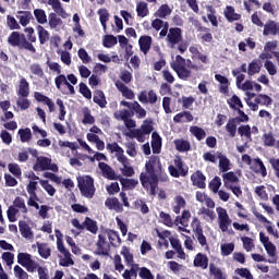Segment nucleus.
I'll list each match as a JSON object with an SVG mask.
<instances>
[{
  "instance_id": "1",
  "label": "nucleus",
  "mask_w": 279,
  "mask_h": 279,
  "mask_svg": "<svg viewBox=\"0 0 279 279\" xmlns=\"http://www.w3.org/2000/svg\"><path fill=\"white\" fill-rule=\"evenodd\" d=\"M145 169L146 173L142 172L140 174V182L149 195L156 197L159 182H169V175L162 169V162H160V157L158 156L150 157L145 163Z\"/></svg>"
},
{
  "instance_id": "2",
  "label": "nucleus",
  "mask_w": 279,
  "mask_h": 279,
  "mask_svg": "<svg viewBox=\"0 0 279 279\" xmlns=\"http://www.w3.org/2000/svg\"><path fill=\"white\" fill-rule=\"evenodd\" d=\"M24 32L26 36L19 31L12 32L7 38L9 47L17 49L19 51L36 53V47H34V43L37 40L36 31H34V27L28 26L24 28Z\"/></svg>"
},
{
  "instance_id": "3",
  "label": "nucleus",
  "mask_w": 279,
  "mask_h": 279,
  "mask_svg": "<svg viewBox=\"0 0 279 279\" xmlns=\"http://www.w3.org/2000/svg\"><path fill=\"white\" fill-rule=\"evenodd\" d=\"M187 62V68H186ZM171 69L177 73L179 80H182L183 82H186L191 80L193 76V72L191 71H199V66L197 64H193V61L190 59L186 61L184 57L177 54L175 61L170 64Z\"/></svg>"
},
{
  "instance_id": "4",
  "label": "nucleus",
  "mask_w": 279,
  "mask_h": 279,
  "mask_svg": "<svg viewBox=\"0 0 279 279\" xmlns=\"http://www.w3.org/2000/svg\"><path fill=\"white\" fill-rule=\"evenodd\" d=\"M48 4L51 5L52 10H54L56 12L49 13L48 25L50 29L58 31L63 25L62 19H60L59 16H64V14H66V11H64V8H62V2H60V0H48Z\"/></svg>"
},
{
  "instance_id": "5",
  "label": "nucleus",
  "mask_w": 279,
  "mask_h": 279,
  "mask_svg": "<svg viewBox=\"0 0 279 279\" xmlns=\"http://www.w3.org/2000/svg\"><path fill=\"white\" fill-rule=\"evenodd\" d=\"M77 187L83 197L93 199L95 197V179L90 175H83L77 178Z\"/></svg>"
},
{
  "instance_id": "6",
  "label": "nucleus",
  "mask_w": 279,
  "mask_h": 279,
  "mask_svg": "<svg viewBox=\"0 0 279 279\" xmlns=\"http://www.w3.org/2000/svg\"><path fill=\"white\" fill-rule=\"evenodd\" d=\"M259 241L264 245L268 256H270L268 263H270L271 265H276V263H278V255H276V245L272 244L271 241H269V236L265 235V232H259Z\"/></svg>"
},
{
  "instance_id": "7",
  "label": "nucleus",
  "mask_w": 279,
  "mask_h": 279,
  "mask_svg": "<svg viewBox=\"0 0 279 279\" xmlns=\"http://www.w3.org/2000/svg\"><path fill=\"white\" fill-rule=\"evenodd\" d=\"M17 263L22 267H25L26 271H29L31 274H34V271L38 269V263L32 259V255L29 253H19Z\"/></svg>"
},
{
  "instance_id": "8",
  "label": "nucleus",
  "mask_w": 279,
  "mask_h": 279,
  "mask_svg": "<svg viewBox=\"0 0 279 279\" xmlns=\"http://www.w3.org/2000/svg\"><path fill=\"white\" fill-rule=\"evenodd\" d=\"M110 243L106 239V235L99 234L98 240L96 242V250L94 252L95 256H105L108 257L110 256Z\"/></svg>"
},
{
  "instance_id": "9",
  "label": "nucleus",
  "mask_w": 279,
  "mask_h": 279,
  "mask_svg": "<svg viewBox=\"0 0 279 279\" xmlns=\"http://www.w3.org/2000/svg\"><path fill=\"white\" fill-rule=\"evenodd\" d=\"M167 43L170 49H175V45H180L182 43V28L180 27H171L168 31Z\"/></svg>"
},
{
  "instance_id": "10",
  "label": "nucleus",
  "mask_w": 279,
  "mask_h": 279,
  "mask_svg": "<svg viewBox=\"0 0 279 279\" xmlns=\"http://www.w3.org/2000/svg\"><path fill=\"white\" fill-rule=\"evenodd\" d=\"M191 226L199 245H202V247H205V245H208L206 235H204V229L202 228V222L199 221V219H197V217L193 218Z\"/></svg>"
},
{
  "instance_id": "11",
  "label": "nucleus",
  "mask_w": 279,
  "mask_h": 279,
  "mask_svg": "<svg viewBox=\"0 0 279 279\" xmlns=\"http://www.w3.org/2000/svg\"><path fill=\"white\" fill-rule=\"evenodd\" d=\"M216 211L218 213V225L220 230L222 232H228V228L230 227V223H232L228 210L223 207H217Z\"/></svg>"
},
{
  "instance_id": "12",
  "label": "nucleus",
  "mask_w": 279,
  "mask_h": 279,
  "mask_svg": "<svg viewBox=\"0 0 279 279\" xmlns=\"http://www.w3.org/2000/svg\"><path fill=\"white\" fill-rule=\"evenodd\" d=\"M263 36H279V23L268 20L264 26Z\"/></svg>"
},
{
  "instance_id": "13",
  "label": "nucleus",
  "mask_w": 279,
  "mask_h": 279,
  "mask_svg": "<svg viewBox=\"0 0 279 279\" xmlns=\"http://www.w3.org/2000/svg\"><path fill=\"white\" fill-rule=\"evenodd\" d=\"M191 182L193 186H196V189H206V175L202 170H196L191 175Z\"/></svg>"
},
{
  "instance_id": "14",
  "label": "nucleus",
  "mask_w": 279,
  "mask_h": 279,
  "mask_svg": "<svg viewBox=\"0 0 279 279\" xmlns=\"http://www.w3.org/2000/svg\"><path fill=\"white\" fill-rule=\"evenodd\" d=\"M98 168L100 169L102 177L107 180H119V174L114 172V169L106 162H99Z\"/></svg>"
},
{
  "instance_id": "15",
  "label": "nucleus",
  "mask_w": 279,
  "mask_h": 279,
  "mask_svg": "<svg viewBox=\"0 0 279 279\" xmlns=\"http://www.w3.org/2000/svg\"><path fill=\"white\" fill-rule=\"evenodd\" d=\"M34 99H36L38 104H45V106H48L49 112H56V104L53 100H51V98L45 96L43 93L35 92Z\"/></svg>"
},
{
  "instance_id": "16",
  "label": "nucleus",
  "mask_w": 279,
  "mask_h": 279,
  "mask_svg": "<svg viewBox=\"0 0 279 279\" xmlns=\"http://www.w3.org/2000/svg\"><path fill=\"white\" fill-rule=\"evenodd\" d=\"M253 215L254 217H256V219H258V221L260 223H267L268 226H266V230L268 232V234H272V236H275V239H278V230H275L274 227H271V221H269L265 216H263V214L253 210Z\"/></svg>"
},
{
  "instance_id": "17",
  "label": "nucleus",
  "mask_w": 279,
  "mask_h": 279,
  "mask_svg": "<svg viewBox=\"0 0 279 279\" xmlns=\"http://www.w3.org/2000/svg\"><path fill=\"white\" fill-rule=\"evenodd\" d=\"M251 169L254 173H259L263 178H267V168L260 158L253 159Z\"/></svg>"
},
{
  "instance_id": "18",
  "label": "nucleus",
  "mask_w": 279,
  "mask_h": 279,
  "mask_svg": "<svg viewBox=\"0 0 279 279\" xmlns=\"http://www.w3.org/2000/svg\"><path fill=\"white\" fill-rule=\"evenodd\" d=\"M118 180L122 186V191H134L138 186V180L136 179H125L119 174Z\"/></svg>"
},
{
  "instance_id": "19",
  "label": "nucleus",
  "mask_w": 279,
  "mask_h": 279,
  "mask_svg": "<svg viewBox=\"0 0 279 279\" xmlns=\"http://www.w3.org/2000/svg\"><path fill=\"white\" fill-rule=\"evenodd\" d=\"M105 206L109 210H114L116 213H123V205L119 202L117 197H108L105 202Z\"/></svg>"
},
{
  "instance_id": "20",
  "label": "nucleus",
  "mask_w": 279,
  "mask_h": 279,
  "mask_svg": "<svg viewBox=\"0 0 279 279\" xmlns=\"http://www.w3.org/2000/svg\"><path fill=\"white\" fill-rule=\"evenodd\" d=\"M140 50L142 53L147 56L149 53V49H151V36L143 35L138 39Z\"/></svg>"
},
{
  "instance_id": "21",
  "label": "nucleus",
  "mask_w": 279,
  "mask_h": 279,
  "mask_svg": "<svg viewBox=\"0 0 279 279\" xmlns=\"http://www.w3.org/2000/svg\"><path fill=\"white\" fill-rule=\"evenodd\" d=\"M93 101H94V104L99 106V108H106L108 106V100L106 99V94L101 89L94 90Z\"/></svg>"
},
{
  "instance_id": "22",
  "label": "nucleus",
  "mask_w": 279,
  "mask_h": 279,
  "mask_svg": "<svg viewBox=\"0 0 279 279\" xmlns=\"http://www.w3.org/2000/svg\"><path fill=\"white\" fill-rule=\"evenodd\" d=\"M216 156L219 159V171H221V173H227V171H230V159H228V157L221 151H217Z\"/></svg>"
},
{
  "instance_id": "23",
  "label": "nucleus",
  "mask_w": 279,
  "mask_h": 279,
  "mask_svg": "<svg viewBox=\"0 0 279 279\" xmlns=\"http://www.w3.org/2000/svg\"><path fill=\"white\" fill-rule=\"evenodd\" d=\"M116 88H118V90L122 94V97H124L125 99H134V92L121 81L116 82Z\"/></svg>"
},
{
  "instance_id": "24",
  "label": "nucleus",
  "mask_w": 279,
  "mask_h": 279,
  "mask_svg": "<svg viewBox=\"0 0 279 279\" xmlns=\"http://www.w3.org/2000/svg\"><path fill=\"white\" fill-rule=\"evenodd\" d=\"M223 15L229 23H234V21H241V14L236 13L234 7L232 5L226 7Z\"/></svg>"
},
{
  "instance_id": "25",
  "label": "nucleus",
  "mask_w": 279,
  "mask_h": 279,
  "mask_svg": "<svg viewBox=\"0 0 279 279\" xmlns=\"http://www.w3.org/2000/svg\"><path fill=\"white\" fill-rule=\"evenodd\" d=\"M19 228L22 236L24 239H34V231H32V227L25 220L19 221Z\"/></svg>"
},
{
  "instance_id": "26",
  "label": "nucleus",
  "mask_w": 279,
  "mask_h": 279,
  "mask_svg": "<svg viewBox=\"0 0 279 279\" xmlns=\"http://www.w3.org/2000/svg\"><path fill=\"white\" fill-rule=\"evenodd\" d=\"M193 121V113L191 111H181L173 117L174 123H191Z\"/></svg>"
},
{
  "instance_id": "27",
  "label": "nucleus",
  "mask_w": 279,
  "mask_h": 279,
  "mask_svg": "<svg viewBox=\"0 0 279 279\" xmlns=\"http://www.w3.org/2000/svg\"><path fill=\"white\" fill-rule=\"evenodd\" d=\"M16 19L20 21L22 27H27L32 22V19H34V15H32V12L29 11H17Z\"/></svg>"
},
{
  "instance_id": "28",
  "label": "nucleus",
  "mask_w": 279,
  "mask_h": 279,
  "mask_svg": "<svg viewBox=\"0 0 279 279\" xmlns=\"http://www.w3.org/2000/svg\"><path fill=\"white\" fill-rule=\"evenodd\" d=\"M194 267H201V269H208V256L203 253H197L193 260Z\"/></svg>"
},
{
  "instance_id": "29",
  "label": "nucleus",
  "mask_w": 279,
  "mask_h": 279,
  "mask_svg": "<svg viewBox=\"0 0 279 279\" xmlns=\"http://www.w3.org/2000/svg\"><path fill=\"white\" fill-rule=\"evenodd\" d=\"M107 236L109 239V245H111V247H121V236L119 235V231H114V230H109L107 232Z\"/></svg>"
},
{
  "instance_id": "30",
  "label": "nucleus",
  "mask_w": 279,
  "mask_h": 279,
  "mask_svg": "<svg viewBox=\"0 0 279 279\" xmlns=\"http://www.w3.org/2000/svg\"><path fill=\"white\" fill-rule=\"evenodd\" d=\"M85 229L92 234H97V232H99V227L97 226V222L90 217H85V220L83 221V230Z\"/></svg>"
},
{
  "instance_id": "31",
  "label": "nucleus",
  "mask_w": 279,
  "mask_h": 279,
  "mask_svg": "<svg viewBox=\"0 0 279 279\" xmlns=\"http://www.w3.org/2000/svg\"><path fill=\"white\" fill-rule=\"evenodd\" d=\"M151 138L153 154H160V149H162V137L157 132H153Z\"/></svg>"
},
{
  "instance_id": "32",
  "label": "nucleus",
  "mask_w": 279,
  "mask_h": 279,
  "mask_svg": "<svg viewBox=\"0 0 279 279\" xmlns=\"http://www.w3.org/2000/svg\"><path fill=\"white\" fill-rule=\"evenodd\" d=\"M177 151L184 154V151H191V142L184 138H178L173 141Z\"/></svg>"
},
{
  "instance_id": "33",
  "label": "nucleus",
  "mask_w": 279,
  "mask_h": 279,
  "mask_svg": "<svg viewBox=\"0 0 279 279\" xmlns=\"http://www.w3.org/2000/svg\"><path fill=\"white\" fill-rule=\"evenodd\" d=\"M260 69H263V61L255 59L253 60L247 68V75H250V77L260 73Z\"/></svg>"
},
{
  "instance_id": "34",
  "label": "nucleus",
  "mask_w": 279,
  "mask_h": 279,
  "mask_svg": "<svg viewBox=\"0 0 279 279\" xmlns=\"http://www.w3.org/2000/svg\"><path fill=\"white\" fill-rule=\"evenodd\" d=\"M17 95L19 97H29V83L25 77L20 80Z\"/></svg>"
},
{
  "instance_id": "35",
  "label": "nucleus",
  "mask_w": 279,
  "mask_h": 279,
  "mask_svg": "<svg viewBox=\"0 0 279 279\" xmlns=\"http://www.w3.org/2000/svg\"><path fill=\"white\" fill-rule=\"evenodd\" d=\"M222 180L226 189H228V186H232V184H236L239 182V177H236L234 172L230 171L222 174Z\"/></svg>"
},
{
  "instance_id": "36",
  "label": "nucleus",
  "mask_w": 279,
  "mask_h": 279,
  "mask_svg": "<svg viewBox=\"0 0 279 279\" xmlns=\"http://www.w3.org/2000/svg\"><path fill=\"white\" fill-rule=\"evenodd\" d=\"M97 14L99 15L100 25H102V29L106 33L108 29V21L110 20V13L108 9H99Z\"/></svg>"
},
{
  "instance_id": "37",
  "label": "nucleus",
  "mask_w": 279,
  "mask_h": 279,
  "mask_svg": "<svg viewBox=\"0 0 279 279\" xmlns=\"http://www.w3.org/2000/svg\"><path fill=\"white\" fill-rule=\"evenodd\" d=\"M136 12L140 19H145V16H149V7H147V2L145 1L137 2Z\"/></svg>"
},
{
  "instance_id": "38",
  "label": "nucleus",
  "mask_w": 279,
  "mask_h": 279,
  "mask_svg": "<svg viewBox=\"0 0 279 279\" xmlns=\"http://www.w3.org/2000/svg\"><path fill=\"white\" fill-rule=\"evenodd\" d=\"M36 31L39 38V45H45L49 43V31H47L43 25H37Z\"/></svg>"
},
{
  "instance_id": "39",
  "label": "nucleus",
  "mask_w": 279,
  "mask_h": 279,
  "mask_svg": "<svg viewBox=\"0 0 279 279\" xmlns=\"http://www.w3.org/2000/svg\"><path fill=\"white\" fill-rule=\"evenodd\" d=\"M227 104L229 105V108L231 110L239 111L243 109V102L241 101V98L239 96L233 95L229 100H227Z\"/></svg>"
},
{
  "instance_id": "40",
  "label": "nucleus",
  "mask_w": 279,
  "mask_h": 279,
  "mask_svg": "<svg viewBox=\"0 0 279 279\" xmlns=\"http://www.w3.org/2000/svg\"><path fill=\"white\" fill-rule=\"evenodd\" d=\"M264 147H276V137L272 132L264 133L262 136Z\"/></svg>"
},
{
  "instance_id": "41",
  "label": "nucleus",
  "mask_w": 279,
  "mask_h": 279,
  "mask_svg": "<svg viewBox=\"0 0 279 279\" xmlns=\"http://www.w3.org/2000/svg\"><path fill=\"white\" fill-rule=\"evenodd\" d=\"M254 101L259 106H266V107H269L271 106V104H274V99H271V97H269L267 94L257 95Z\"/></svg>"
},
{
  "instance_id": "42",
  "label": "nucleus",
  "mask_w": 279,
  "mask_h": 279,
  "mask_svg": "<svg viewBox=\"0 0 279 279\" xmlns=\"http://www.w3.org/2000/svg\"><path fill=\"white\" fill-rule=\"evenodd\" d=\"M239 123L234 121V118L229 119L228 123L226 124V132L230 136V138H234L236 136V125Z\"/></svg>"
},
{
  "instance_id": "43",
  "label": "nucleus",
  "mask_w": 279,
  "mask_h": 279,
  "mask_svg": "<svg viewBox=\"0 0 279 279\" xmlns=\"http://www.w3.org/2000/svg\"><path fill=\"white\" fill-rule=\"evenodd\" d=\"M190 132L192 136H195L198 141H204L206 138V131L197 125H193L190 128Z\"/></svg>"
},
{
  "instance_id": "44",
  "label": "nucleus",
  "mask_w": 279,
  "mask_h": 279,
  "mask_svg": "<svg viewBox=\"0 0 279 279\" xmlns=\"http://www.w3.org/2000/svg\"><path fill=\"white\" fill-rule=\"evenodd\" d=\"M68 80H66V75L64 74H59L56 78H54V85L56 88H58L60 90V93H62L63 95H69V92H64L62 89V86H64L66 84Z\"/></svg>"
},
{
  "instance_id": "45",
  "label": "nucleus",
  "mask_w": 279,
  "mask_h": 279,
  "mask_svg": "<svg viewBox=\"0 0 279 279\" xmlns=\"http://www.w3.org/2000/svg\"><path fill=\"white\" fill-rule=\"evenodd\" d=\"M37 250L41 258H49V256H51V248L47 245V243L37 242Z\"/></svg>"
},
{
  "instance_id": "46",
  "label": "nucleus",
  "mask_w": 279,
  "mask_h": 279,
  "mask_svg": "<svg viewBox=\"0 0 279 279\" xmlns=\"http://www.w3.org/2000/svg\"><path fill=\"white\" fill-rule=\"evenodd\" d=\"M21 143H29L32 141V129H20L17 132Z\"/></svg>"
},
{
  "instance_id": "47",
  "label": "nucleus",
  "mask_w": 279,
  "mask_h": 279,
  "mask_svg": "<svg viewBox=\"0 0 279 279\" xmlns=\"http://www.w3.org/2000/svg\"><path fill=\"white\" fill-rule=\"evenodd\" d=\"M238 134L244 136L248 141H252V126L250 124H243L238 128Z\"/></svg>"
},
{
  "instance_id": "48",
  "label": "nucleus",
  "mask_w": 279,
  "mask_h": 279,
  "mask_svg": "<svg viewBox=\"0 0 279 279\" xmlns=\"http://www.w3.org/2000/svg\"><path fill=\"white\" fill-rule=\"evenodd\" d=\"M33 14H34L37 23H39V25H45V23H47V13L45 12V10L35 9Z\"/></svg>"
},
{
  "instance_id": "49",
  "label": "nucleus",
  "mask_w": 279,
  "mask_h": 279,
  "mask_svg": "<svg viewBox=\"0 0 279 279\" xmlns=\"http://www.w3.org/2000/svg\"><path fill=\"white\" fill-rule=\"evenodd\" d=\"M117 37L114 35H105L102 39V45L106 49H112L117 45Z\"/></svg>"
},
{
  "instance_id": "50",
  "label": "nucleus",
  "mask_w": 279,
  "mask_h": 279,
  "mask_svg": "<svg viewBox=\"0 0 279 279\" xmlns=\"http://www.w3.org/2000/svg\"><path fill=\"white\" fill-rule=\"evenodd\" d=\"M63 258L60 259L59 265L60 267H71L75 265V262L73 260V257H71V252L64 253Z\"/></svg>"
},
{
  "instance_id": "51",
  "label": "nucleus",
  "mask_w": 279,
  "mask_h": 279,
  "mask_svg": "<svg viewBox=\"0 0 279 279\" xmlns=\"http://www.w3.org/2000/svg\"><path fill=\"white\" fill-rule=\"evenodd\" d=\"M169 14H171V8H169L168 4H162L155 13V16H158V19H167Z\"/></svg>"
},
{
  "instance_id": "52",
  "label": "nucleus",
  "mask_w": 279,
  "mask_h": 279,
  "mask_svg": "<svg viewBox=\"0 0 279 279\" xmlns=\"http://www.w3.org/2000/svg\"><path fill=\"white\" fill-rule=\"evenodd\" d=\"M29 71L33 75H36L37 77H45V71L43 70L40 63L31 64Z\"/></svg>"
},
{
  "instance_id": "53",
  "label": "nucleus",
  "mask_w": 279,
  "mask_h": 279,
  "mask_svg": "<svg viewBox=\"0 0 279 279\" xmlns=\"http://www.w3.org/2000/svg\"><path fill=\"white\" fill-rule=\"evenodd\" d=\"M141 131L147 135L151 134L154 132V120L151 119H146L144 123L141 125Z\"/></svg>"
},
{
  "instance_id": "54",
  "label": "nucleus",
  "mask_w": 279,
  "mask_h": 279,
  "mask_svg": "<svg viewBox=\"0 0 279 279\" xmlns=\"http://www.w3.org/2000/svg\"><path fill=\"white\" fill-rule=\"evenodd\" d=\"M178 104H182V108L189 110L193 104H195V98L193 96H182V98L178 100Z\"/></svg>"
},
{
  "instance_id": "55",
  "label": "nucleus",
  "mask_w": 279,
  "mask_h": 279,
  "mask_svg": "<svg viewBox=\"0 0 279 279\" xmlns=\"http://www.w3.org/2000/svg\"><path fill=\"white\" fill-rule=\"evenodd\" d=\"M209 191L213 193H219V189H221V178L215 177L208 184Z\"/></svg>"
},
{
  "instance_id": "56",
  "label": "nucleus",
  "mask_w": 279,
  "mask_h": 279,
  "mask_svg": "<svg viewBox=\"0 0 279 279\" xmlns=\"http://www.w3.org/2000/svg\"><path fill=\"white\" fill-rule=\"evenodd\" d=\"M82 123L84 125H93L95 123V117H93V114H90V110L88 108L83 110Z\"/></svg>"
},
{
  "instance_id": "57",
  "label": "nucleus",
  "mask_w": 279,
  "mask_h": 279,
  "mask_svg": "<svg viewBox=\"0 0 279 279\" xmlns=\"http://www.w3.org/2000/svg\"><path fill=\"white\" fill-rule=\"evenodd\" d=\"M78 93H81L85 99H93V92H90V88H88V85L85 83L78 84Z\"/></svg>"
},
{
  "instance_id": "58",
  "label": "nucleus",
  "mask_w": 279,
  "mask_h": 279,
  "mask_svg": "<svg viewBox=\"0 0 279 279\" xmlns=\"http://www.w3.org/2000/svg\"><path fill=\"white\" fill-rule=\"evenodd\" d=\"M134 207L136 210H140L142 215H147L149 213V206L143 199H138L134 202Z\"/></svg>"
},
{
  "instance_id": "59",
  "label": "nucleus",
  "mask_w": 279,
  "mask_h": 279,
  "mask_svg": "<svg viewBox=\"0 0 279 279\" xmlns=\"http://www.w3.org/2000/svg\"><path fill=\"white\" fill-rule=\"evenodd\" d=\"M209 274L214 276V279H226V277H223V272L221 271V269L217 268L215 264L209 265Z\"/></svg>"
},
{
  "instance_id": "60",
  "label": "nucleus",
  "mask_w": 279,
  "mask_h": 279,
  "mask_svg": "<svg viewBox=\"0 0 279 279\" xmlns=\"http://www.w3.org/2000/svg\"><path fill=\"white\" fill-rule=\"evenodd\" d=\"M37 160L40 171H49V165H51V159H49L48 157H40L37 158Z\"/></svg>"
},
{
  "instance_id": "61",
  "label": "nucleus",
  "mask_w": 279,
  "mask_h": 279,
  "mask_svg": "<svg viewBox=\"0 0 279 279\" xmlns=\"http://www.w3.org/2000/svg\"><path fill=\"white\" fill-rule=\"evenodd\" d=\"M39 183L43 186V189L46 190L48 195H50V197H53L56 195V187H53V185L49 184V181L40 180Z\"/></svg>"
},
{
  "instance_id": "62",
  "label": "nucleus",
  "mask_w": 279,
  "mask_h": 279,
  "mask_svg": "<svg viewBox=\"0 0 279 279\" xmlns=\"http://www.w3.org/2000/svg\"><path fill=\"white\" fill-rule=\"evenodd\" d=\"M222 256H230L234 252V243H226L220 246Z\"/></svg>"
},
{
  "instance_id": "63",
  "label": "nucleus",
  "mask_w": 279,
  "mask_h": 279,
  "mask_svg": "<svg viewBox=\"0 0 279 279\" xmlns=\"http://www.w3.org/2000/svg\"><path fill=\"white\" fill-rule=\"evenodd\" d=\"M235 274H236V276H240L241 278L254 279V276L247 268H238V269H235Z\"/></svg>"
},
{
  "instance_id": "64",
  "label": "nucleus",
  "mask_w": 279,
  "mask_h": 279,
  "mask_svg": "<svg viewBox=\"0 0 279 279\" xmlns=\"http://www.w3.org/2000/svg\"><path fill=\"white\" fill-rule=\"evenodd\" d=\"M138 276L142 279H154V275L151 274V270H149V268L147 267H141Z\"/></svg>"
}]
</instances>
